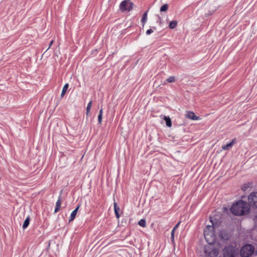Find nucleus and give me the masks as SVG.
Wrapping results in <instances>:
<instances>
[{
	"label": "nucleus",
	"mask_w": 257,
	"mask_h": 257,
	"mask_svg": "<svg viewBox=\"0 0 257 257\" xmlns=\"http://www.w3.org/2000/svg\"><path fill=\"white\" fill-rule=\"evenodd\" d=\"M249 205L247 203L242 200L238 201L233 204L230 208L231 213L237 216L247 214L249 213Z\"/></svg>",
	"instance_id": "obj_1"
},
{
	"label": "nucleus",
	"mask_w": 257,
	"mask_h": 257,
	"mask_svg": "<svg viewBox=\"0 0 257 257\" xmlns=\"http://www.w3.org/2000/svg\"><path fill=\"white\" fill-rule=\"evenodd\" d=\"M210 218L211 225H207L204 230V236L206 242L208 244H213L214 243L216 239V236L214 232V229L216 228L217 223L214 221L211 217H210Z\"/></svg>",
	"instance_id": "obj_2"
},
{
	"label": "nucleus",
	"mask_w": 257,
	"mask_h": 257,
	"mask_svg": "<svg viewBox=\"0 0 257 257\" xmlns=\"http://www.w3.org/2000/svg\"><path fill=\"white\" fill-rule=\"evenodd\" d=\"M213 244H208L204 248L205 257H216L219 253V249L216 248Z\"/></svg>",
	"instance_id": "obj_3"
},
{
	"label": "nucleus",
	"mask_w": 257,
	"mask_h": 257,
	"mask_svg": "<svg viewBox=\"0 0 257 257\" xmlns=\"http://www.w3.org/2000/svg\"><path fill=\"white\" fill-rule=\"evenodd\" d=\"M254 252V247L250 244H246L241 249L240 254L242 257H249Z\"/></svg>",
	"instance_id": "obj_4"
},
{
	"label": "nucleus",
	"mask_w": 257,
	"mask_h": 257,
	"mask_svg": "<svg viewBox=\"0 0 257 257\" xmlns=\"http://www.w3.org/2000/svg\"><path fill=\"white\" fill-rule=\"evenodd\" d=\"M248 202L250 207L257 208V192H252L249 195Z\"/></svg>",
	"instance_id": "obj_5"
},
{
	"label": "nucleus",
	"mask_w": 257,
	"mask_h": 257,
	"mask_svg": "<svg viewBox=\"0 0 257 257\" xmlns=\"http://www.w3.org/2000/svg\"><path fill=\"white\" fill-rule=\"evenodd\" d=\"M129 0L122 1L119 5V9L121 12L130 11L133 8V4L128 3Z\"/></svg>",
	"instance_id": "obj_6"
},
{
	"label": "nucleus",
	"mask_w": 257,
	"mask_h": 257,
	"mask_svg": "<svg viewBox=\"0 0 257 257\" xmlns=\"http://www.w3.org/2000/svg\"><path fill=\"white\" fill-rule=\"evenodd\" d=\"M223 251L224 257H235V251L232 246L225 247Z\"/></svg>",
	"instance_id": "obj_7"
},
{
	"label": "nucleus",
	"mask_w": 257,
	"mask_h": 257,
	"mask_svg": "<svg viewBox=\"0 0 257 257\" xmlns=\"http://www.w3.org/2000/svg\"><path fill=\"white\" fill-rule=\"evenodd\" d=\"M185 116L187 118L193 120H198L200 119V117L199 116H196L195 114V113L192 111H186Z\"/></svg>",
	"instance_id": "obj_8"
},
{
	"label": "nucleus",
	"mask_w": 257,
	"mask_h": 257,
	"mask_svg": "<svg viewBox=\"0 0 257 257\" xmlns=\"http://www.w3.org/2000/svg\"><path fill=\"white\" fill-rule=\"evenodd\" d=\"M236 143V139H233L232 141L222 147V149L224 150H229L230 148H231L235 143Z\"/></svg>",
	"instance_id": "obj_9"
},
{
	"label": "nucleus",
	"mask_w": 257,
	"mask_h": 257,
	"mask_svg": "<svg viewBox=\"0 0 257 257\" xmlns=\"http://www.w3.org/2000/svg\"><path fill=\"white\" fill-rule=\"evenodd\" d=\"M61 204V201L60 198H59L56 203V206L54 210L55 213L57 212L59 210Z\"/></svg>",
	"instance_id": "obj_10"
},
{
	"label": "nucleus",
	"mask_w": 257,
	"mask_h": 257,
	"mask_svg": "<svg viewBox=\"0 0 257 257\" xmlns=\"http://www.w3.org/2000/svg\"><path fill=\"white\" fill-rule=\"evenodd\" d=\"M164 119L166 121L167 126L171 127L172 126V121L170 118L169 116H164Z\"/></svg>",
	"instance_id": "obj_11"
},
{
	"label": "nucleus",
	"mask_w": 257,
	"mask_h": 257,
	"mask_svg": "<svg viewBox=\"0 0 257 257\" xmlns=\"http://www.w3.org/2000/svg\"><path fill=\"white\" fill-rule=\"evenodd\" d=\"M68 87H69L68 83H66L64 85V86L63 87V89H62V92H61V97H63L64 96V95H65V93H66V92Z\"/></svg>",
	"instance_id": "obj_12"
},
{
	"label": "nucleus",
	"mask_w": 257,
	"mask_h": 257,
	"mask_svg": "<svg viewBox=\"0 0 257 257\" xmlns=\"http://www.w3.org/2000/svg\"><path fill=\"white\" fill-rule=\"evenodd\" d=\"M30 217L28 216L26 218V219L25 220L24 222L23 225V228L24 229L26 228L28 226V225L30 223Z\"/></svg>",
	"instance_id": "obj_13"
},
{
	"label": "nucleus",
	"mask_w": 257,
	"mask_h": 257,
	"mask_svg": "<svg viewBox=\"0 0 257 257\" xmlns=\"http://www.w3.org/2000/svg\"><path fill=\"white\" fill-rule=\"evenodd\" d=\"M177 24V21H172L169 24V28L172 29H174L176 27Z\"/></svg>",
	"instance_id": "obj_14"
},
{
	"label": "nucleus",
	"mask_w": 257,
	"mask_h": 257,
	"mask_svg": "<svg viewBox=\"0 0 257 257\" xmlns=\"http://www.w3.org/2000/svg\"><path fill=\"white\" fill-rule=\"evenodd\" d=\"M114 212H115L116 217L117 218H118L119 217V215L118 214V211L119 210V208L118 207H117L116 203H114Z\"/></svg>",
	"instance_id": "obj_15"
},
{
	"label": "nucleus",
	"mask_w": 257,
	"mask_h": 257,
	"mask_svg": "<svg viewBox=\"0 0 257 257\" xmlns=\"http://www.w3.org/2000/svg\"><path fill=\"white\" fill-rule=\"evenodd\" d=\"M147 20V12L145 13L142 17L141 22L143 23V25L146 23Z\"/></svg>",
	"instance_id": "obj_16"
},
{
	"label": "nucleus",
	"mask_w": 257,
	"mask_h": 257,
	"mask_svg": "<svg viewBox=\"0 0 257 257\" xmlns=\"http://www.w3.org/2000/svg\"><path fill=\"white\" fill-rule=\"evenodd\" d=\"M92 106V101H90L87 104V107H86V115H89V113L90 112V110L91 109Z\"/></svg>",
	"instance_id": "obj_17"
},
{
	"label": "nucleus",
	"mask_w": 257,
	"mask_h": 257,
	"mask_svg": "<svg viewBox=\"0 0 257 257\" xmlns=\"http://www.w3.org/2000/svg\"><path fill=\"white\" fill-rule=\"evenodd\" d=\"M138 224L142 227H145L146 226V222L145 219H141L139 221Z\"/></svg>",
	"instance_id": "obj_18"
},
{
	"label": "nucleus",
	"mask_w": 257,
	"mask_h": 257,
	"mask_svg": "<svg viewBox=\"0 0 257 257\" xmlns=\"http://www.w3.org/2000/svg\"><path fill=\"white\" fill-rule=\"evenodd\" d=\"M102 118V109H101L99 111V113L98 116V121L99 123H101Z\"/></svg>",
	"instance_id": "obj_19"
},
{
	"label": "nucleus",
	"mask_w": 257,
	"mask_h": 257,
	"mask_svg": "<svg viewBox=\"0 0 257 257\" xmlns=\"http://www.w3.org/2000/svg\"><path fill=\"white\" fill-rule=\"evenodd\" d=\"M169 8L168 4H164L160 8L161 12H166L168 10Z\"/></svg>",
	"instance_id": "obj_20"
},
{
	"label": "nucleus",
	"mask_w": 257,
	"mask_h": 257,
	"mask_svg": "<svg viewBox=\"0 0 257 257\" xmlns=\"http://www.w3.org/2000/svg\"><path fill=\"white\" fill-rule=\"evenodd\" d=\"M76 215V213L75 212V211H73L71 213L69 221L71 222V221H73L74 219V218H75Z\"/></svg>",
	"instance_id": "obj_21"
},
{
	"label": "nucleus",
	"mask_w": 257,
	"mask_h": 257,
	"mask_svg": "<svg viewBox=\"0 0 257 257\" xmlns=\"http://www.w3.org/2000/svg\"><path fill=\"white\" fill-rule=\"evenodd\" d=\"M176 80L175 76H170L169 78H168L166 80V81L169 83H172L175 82Z\"/></svg>",
	"instance_id": "obj_22"
},
{
	"label": "nucleus",
	"mask_w": 257,
	"mask_h": 257,
	"mask_svg": "<svg viewBox=\"0 0 257 257\" xmlns=\"http://www.w3.org/2000/svg\"><path fill=\"white\" fill-rule=\"evenodd\" d=\"M249 183H248V184H244V185L242 186V190L243 191H245L247 190V189L248 188H249Z\"/></svg>",
	"instance_id": "obj_23"
},
{
	"label": "nucleus",
	"mask_w": 257,
	"mask_h": 257,
	"mask_svg": "<svg viewBox=\"0 0 257 257\" xmlns=\"http://www.w3.org/2000/svg\"><path fill=\"white\" fill-rule=\"evenodd\" d=\"M154 32V30L152 29H149L146 31V34L149 35Z\"/></svg>",
	"instance_id": "obj_24"
},
{
	"label": "nucleus",
	"mask_w": 257,
	"mask_h": 257,
	"mask_svg": "<svg viewBox=\"0 0 257 257\" xmlns=\"http://www.w3.org/2000/svg\"><path fill=\"white\" fill-rule=\"evenodd\" d=\"M175 230H174L173 229H172V231H171V238L172 240L174 239V233H175Z\"/></svg>",
	"instance_id": "obj_25"
},
{
	"label": "nucleus",
	"mask_w": 257,
	"mask_h": 257,
	"mask_svg": "<svg viewBox=\"0 0 257 257\" xmlns=\"http://www.w3.org/2000/svg\"><path fill=\"white\" fill-rule=\"evenodd\" d=\"M179 224H180V222L178 223H177V224L174 226V227L173 228V229L174 230H175L178 228V226H179Z\"/></svg>",
	"instance_id": "obj_26"
},
{
	"label": "nucleus",
	"mask_w": 257,
	"mask_h": 257,
	"mask_svg": "<svg viewBox=\"0 0 257 257\" xmlns=\"http://www.w3.org/2000/svg\"><path fill=\"white\" fill-rule=\"evenodd\" d=\"M80 207V205H78L73 211H75V212L77 213L78 209H79V208Z\"/></svg>",
	"instance_id": "obj_27"
},
{
	"label": "nucleus",
	"mask_w": 257,
	"mask_h": 257,
	"mask_svg": "<svg viewBox=\"0 0 257 257\" xmlns=\"http://www.w3.org/2000/svg\"><path fill=\"white\" fill-rule=\"evenodd\" d=\"M80 207V205H78L73 211H75V212L77 213L78 209H79V208Z\"/></svg>",
	"instance_id": "obj_28"
},
{
	"label": "nucleus",
	"mask_w": 257,
	"mask_h": 257,
	"mask_svg": "<svg viewBox=\"0 0 257 257\" xmlns=\"http://www.w3.org/2000/svg\"><path fill=\"white\" fill-rule=\"evenodd\" d=\"M53 41H51V42H50V45H49V47L51 46V45L53 44Z\"/></svg>",
	"instance_id": "obj_29"
},
{
	"label": "nucleus",
	"mask_w": 257,
	"mask_h": 257,
	"mask_svg": "<svg viewBox=\"0 0 257 257\" xmlns=\"http://www.w3.org/2000/svg\"><path fill=\"white\" fill-rule=\"evenodd\" d=\"M153 29H154V30H156V27H153Z\"/></svg>",
	"instance_id": "obj_30"
}]
</instances>
